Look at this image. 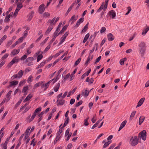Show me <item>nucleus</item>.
Masks as SVG:
<instances>
[{"mask_svg": "<svg viewBox=\"0 0 149 149\" xmlns=\"http://www.w3.org/2000/svg\"><path fill=\"white\" fill-rule=\"evenodd\" d=\"M10 16L7 15L5 17V19L4 20V21L5 22H8L10 21Z\"/></svg>", "mask_w": 149, "mask_h": 149, "instance_id": "50", "label": "nucleus"}, {"mask_svg": "<svg viewBox=\"0 0 149 149\" xmlns=\"http://www.w3.org/2000/svg\"><path fill=\"white\" fill-rule=\"evenodd\" d=\"M130 144L132 146H134L138 143V139L136 136H132L130 141Z\"/></svg>", "mask_w": 149, "mask_h": 149, "instance_id": "2", "label": "nucleus"}, {"mask_svg": "<svg viewBox=\"0 0 149 149\" xmlns=\"http://www.w3.org/2000/svg\"><path fill=\"white\" fill-rule=\"evenodd\" d=\"M111 141H110L105 143L103 146V148H105L107 147L111 143Z\"/></svg>", "mask_w": 149, "mask_h": 149, "instance_id": "32", "label": "nucleus"}, {"mask_svg": "<svg viewBox=\"0 0 149 149\" xmlns=\"http://www.w3.org/2000/svg\"><path fill=\"white\" fill-rule=\"evenodd\" d=\"M127 123V121L125 120L123 121L121 124L120 125V127L118 131H120V130H121L122 128H123L124 126H125L126 123Z\"/></svg>", "mask_w": 149, "mask_h": 149, "instance_id": "16", "label": "nucleus"}, {"mask_svg": "<svg viewBox=\"0 0 149 149\" xmlns=\"http://www.w3.org/2000/svg\"><path fill=\"white\" fill-rule=\"evenodd\" d=\"M12 91L10 90L7 93V94L6 95V98H5L7 102H8L10 98H11V97L10 96V95L12 92Z\"/></svg>", "mask_w": 149, "mask_h": 149, "instance_id": "10", "label": "nucleus"}, {"mask_svg": "<svg viewBox=\"0 0 149 149\" xmlns=\"http://www.w3.org/2000/svg\"><path fill=\"white\" fill-rule=\"evenodd\" d=\"M45 64V62L41 63L36 68V69H38L39 68H41Z\"/></svg>", "mask_w": 149, "mask_h": 149, "instance_id": "49", "label": "nucleus"}, {"mask_svg": "<svg viewBox=\"0 0 149 149\" xmlns=\"http://www.w3.org/2000/svg\"><path fill=\"white\" fill-rule=\"evenodd\" d=\"M60 86V84L59 83H58L56 86L54 88V91L55 92H56L58 91V89H59Z\"/></svg>", "mask_w": 149, "mask_h": 149, "instance_id": "36", "label": "nucleus"}, {"mask_svg": "<svg viewBox=\"0 0 149 149\" xmlns=\"http://www.w3.org/2000/svg\"><path fill=\"white\" fill-rule=\"evenodd\" d=\"M135 113H136V111H133L132 113L131 114L130 117V120H132L135 114Z\"/></svg>", "mask_w": 149, "mask_h": 149, "instance_id": "43", "label": "nucleus"}, {"mask_svg": "<svg viewBox=\"0 0 149 149\" xmlns=\"http://www.w3.org/2000/svg\"><path fill=\"white\" fill-rule=\"evenodd\" d=\"M36 114L34 113H33V114L31 118L29 119L28 120L29 122V123H30L31 121H32L33 120L34 118H35V117L36 116Z\"/></svg>", "mask_w": 149, "mask_h": 149, "instance_id": "33", "label": "nucleus"}, {"mask_svg": "<svg viewBox=\"0 0 149 149\" xmlns=\"http://www.w3.org/2000/svg\"><path fill=\"white\" fill-rule=\"evenodd\" d=\"M107 38L109 41H112L114 39V37L111 33H109L107 35Z\"/></svg>", "mask_w": 149, "mask_h": 149, "instance_id": "13", "label": "nucleus"}, {"mask_svg": "<svg viewBox=\"0 0 149 149\" xmlns=\"http://www.w3.org/2000/svg\"><path fill=\"white\" fill-rule=\"evenodd\" d=\"M70 76V74L68 73L67 74L66 76L64 77V78L63 79V80L64 81H66V80Z\"/></svg>", "mask_w": 149, "mask_h": 149, "instance_id": "55", "label": "nucleus"}, {"mask_svg": "<svg viewBox=\"0 0 149 149\" xmlns=\"http://www.w3.org/2000/svg\"><path fill=\"white\" fill-rule=\"evenodd\" d=\"M20 52V49H14L11 52L10 55L11 56H13L17 54Z\"/></svg>", "mask_w": 149, "mask_h": 149, "instance_id": "7", "label": "nucleus"}, {"mask_svg": "<svg viewBox=\"0 0 149 149\" xmlns=\"http://www.w3.org/2000/svg\"><path fill=\"white\" fill-rule=\"evenodd\" d=\"M9 54H6L4 55V56L2 57L1 59L2 60L6 58L8 56Z\"/></svg>", "mask_w": 149, "mask_h": 149, "instance_id": "61", "label": "nucleus"}, {"mask_svg": "<svg viewBox=\"0 0 149 149\" xmlns=\"http://www.w3.org/2000/svg\"><path fill=\"white\" fill-rule=\"evenodd\" d=\"M145 100V98L144 97L141 98L139 101L138 103L141 106L143 102H144Z\"/></svg>", "mask_w": 149, "mask_h": 149, "instance_id": "31", "label": "nucleus"}, {"mask_svg": "<svg viewBox=\"0 0 149 149\" xmlns=\"http://www.w3.org/2000/svg\"><path fill=\"white\" fill-rule=\"evenodd\" d=\"M33 58L32 57H30L28 58L26 60V62L28 63L27 65L30 66L33 64Z\"/></svg>", "mask_w": 149, "mask_h": 149, "instance_id": "5", "label": "nucleus"}, {"mask_svg": "<svg viewBox=\"0 0 149 149\" xmlns=\"http://www.w3.org/2000/svg\"><path fill=\"white\" fill-rule=\"evenodd\" d=\"M90 56H89H89L85 63V65H86V66L88 65V63L90 62V60H92L93 59V56H92L91 58H90Z\"/></svg>", "mask_w": 149, "mask_h": 149, "instance_id": "26", "label": "nucleus"}, {"mask_svg": "<svg viewBox=\"0 0 149 149\" xmlns=\"http://www.w3.org/2000/svg\"><path fill=\"white\" fill-rule=\"evenodd\" d=\"M33 12H31L30 14V15L28 19V20H29V21H30L31 19L33 17Z\"/></svg>", "mask_w": 149, "mask_h": 149, "instance_id": "60", "label": "nucleus"}, {"mask_svg": "<svg viewBox=\"0 0 149 149\" xmlns=\"http://www.w3.org/2000/svg\"><path fill=\"white\" fill-rule=\"evenodd\" d=\"M28 89V86H24L22 90V92H28L27 90Z\"/></svg>", "mask_w": 149, "mask_h": 149, "instance_id": "37", "label": "nucleus"}, {"mask_svg": "<svg viewBox=\"0 0 149 149\" xmlns=\"http://www.w3.org/2000/svg\"><path fill=\"white\" fill-rule=\"evenodd\" d=\"M56 102L57 103L58 105H62L65 102V100L63 99L59 100L58 99L57 100Z\"/></svg>", "mask_w": 149, "mask_h": 149, "instance_id": "15", "label": "nucleus"}, {"mask_svg": "<svg viewBox=\"0 0 149 149\" xmlns=\"http://www.w3.org/2000/svg\"><path fill=\"white\" fill-rule=\"evenodd\" d=\"M88 26V22L84 26V29L81 31V33L85 32L87 30Z\"/></svg>", "mask_w": 149, "mask_h": 149, "instance_id": "24", "label": "nucleus"}, {"mask_svg": "<svg viewBox=\"0 0 149 149\" xmlns=\"http://www.w3.org/2000/svg\"><path fill=\"white\" fill-rule=\"evenodd\" d=\"M13 42V40H10L8 41L6 44V47H9L10 46V45H11Z\"/></svg>", "mask_w": 149, "mask_h": 149, "instance_id": "42", "label": "nucleus"}, {"mask_svg": "<svg viewBox=\"0 0 149 149\" xmlns=\"http://www.w3.org/2000/svg\"><path fill=\"white\" fill-rule=\"evenodd\" d=\"M77 71V69H75L73 72L71 74L70 76L71 78H70V81L72 80L73 79H72V77L76 73Z\"/></svg>", "mask_w": 149, "mask_h": 149, "instance_id": "41", "label": "nucleus"}, {"mask_svg": "<svg viewBox=\"0 0 149 149\" xmlns=\"http://www.w3.org/2000/svg\"><path fill=\"white\" fill-rule=\"evenodd\" d=\"M60 138L58 136H56V138L55 139L54 141V144H55L59 140Z\"/></svg>", "mask_w": 149, "mask_h": 149, "instance_id": "56", "label": "nucleus"}, {"mask_svg": "<svg viewBox=\"0 0 149 149\" xmlns=\"http://www.w3.org/2000/svg\"><path fill=\"white\" fill-rule=\"evenodd\" d=\"M19 61V58L17 56H16L14 57L11 61L14 64L17 63Z\"/></svg>", "mask_w": 149, "mask_h": 149, "instance_id": "14", "label": "nucleus"}, {"mask_svg": "<svg viewBox=\"0 0 149 149\" xmlns=\"http://www.w3.org/2000/svg\"><path fill=\"white\" fill-rule=\"evenodd\" d=\"M106 30V28L104 27H102L101 28L100 32L101 33H104V31Z\"/></svg>", "mask_w": 149, "mask_h": 149, "instance_id": "63", "label": "nucleus"}, {"mask_svg": "<svg viewBox=\"0 0 149 149\" xmlns=\"http://www.w3.org/2000/svg\"><path fill=\"white\" fill-rule=\"evenodd\" d=\"M104 8H105V6H104V2H103L101 6L97 10V12H99L100 11H101L102 9H103V10H104V11H105L106 10H107V8L105 9L104 10Z\"/></svg>", "mask_w": 149, "mask_h": 149, "instance_id": "12", "label": "nucleus"}, {"mask_svg": "<svg viewBox=\"0 0 149 149\" xmlns=\"http://www.w3.org/2000/svg\"><path fill=\"white\" fill-rule=\"evenodd\" d=\"M43 83V82L42 81L39 82L37 83L34 85V88H37L40 86Z\"/></svg>", "mask_w": 149, "mask_h": 149, "instance_id": "25", "label": "nucleus"}, {"mask_svg": "<svg viewBox=\"0 0 149 149\" xmlns=\"http://www.w3.org/2000/svg\"><path fill=\"white\" fill-rule=\"evenodd\" d=\"M84 17H81L77 21V23L76 24L75 27L76 28L78 27L79 26L80 24L83 22L84 21Z\"/></svg>", "mask_w": 149, "mask_h": 149, "instance_id": "9", "label": "nucleus"}, {"mask_svg": "<svg viewBox=\"0 0 149 149\" xmlns=\"http://www.w3.org/2000/svg\"><path fill=\"white\" fill-rule=\"evenodd\" d=\"M58 32H56V31L54 32V37L56 38V37L58 36L60 34H59V33H58Z\"/></svg>", "mask_w": 149, "mask_h": 149, "instance_id": "52", "label": "nucleus"}, {"mask_svg": "<svg viewBox=\"0 0 149 149\" xmlns=\"http://www.w3.org/2000/svg\"><path fill=\"white\" fill-rule=\"evenodd\" d=\"M53 25H50L47 29V32H50L51 30L53 29Z\"/></svg>", "mask_w": 149, "mask_h": 149, "instance_id": "46", "label": "nucleus"}, {"mask_svg": "<svg viewBox=\"0 0 149 149\" xmlns=\"http://www.w3.org/2000/svg\"><path fill=\"white\" fill-rule=\"evenodd\" d=\"M23 6L21 3H18L17 4V7L16 9H19V10Z\"/></svg>", "mask_w": 149, "mask_h": 149, "instance_id": "39", "label": "nucleus"}, {"mask_svg": "<svg viewBox=\"0 0 149 149\" xmlns=\"http://www.w3.org/2000/svg\"><path fill=\"white\" fill-rule=\"evenodd\" d=\"M78 16V15L76 16L75 15H73V16L71 17L70 19L69 22H70L72 20L73 21H75L77 19Z\"/></svg>", "mask_w": 149, "mask_h": 149, "instance_id": "19", "label": "nucleus"}, {"mask_svg": "<svg viewBox=\"0 0 149 149\" xmlns=\"http://www.w3.org/2000/svg\"><path fill=\"white\" fill-rule=\"evenodd\" d=\"M24 73V71L22 70H20L17 74H14L11 77V79L14 80L15 78H18L20 79L21 78Z\"/></svg>", "mask_w": 149, "mask_h": 149, "instance_id": "3", "label": "nucleus"}, {"mask_svg": "<svg viewBox=\"0 0 149 149\" xmlns=\"http://www.w3.org/2000/svg\"><path fill=\"white\" fill-rule=\"evenodd\" d=\"M32 97V96L31 94H29L28 96L26 97V98L24 100V102H26L27 101L29 100Z\"/></svg>", "mask_w": 149, "mask_h": 149, "instance_id": "23", "label": "nucleus"}, {"mask_svg": "<svg viewBox=\"0 0 149 149\" xmlns=\"http://www.w3.org/2000/svg\"><path fill=\"white\" fill-rule=\"evenodd\" d=\"M68 26V24H66L62 28L61 30L59 32V34H61L63 33L67 29Z\"/></svg>", "mask_w": 149, "mask_h": 149, "instance_id": "17", "label": "nucleus"}, {"mask_svg": "<svg viewBox=\"0 0 149 149\" xmlns=\"http://www.w3.org/2000/svg\"><path fill=\"white\" fill-rule=\"evenodd\" d=\"M13 64L10 61V62L8 64L6 68H10L11 66Z\"/></svg>", "mask_w": 149, "mask_h": 149, "instance_id": "57", "label": "nucleus"}, {"mask_svg": "<svg viewBox=\"0 0 149 149\" xmlns=\"http://www.w3.org/2000/svg\"><path fill=\"white\" fill-rule=\"evenodd\" d=\"M43 57V56L42 54H40L39 55L37 58V62L39 61Z\"/></svg>", "mask_w": 149, "mask_h": 149, "instance_id": "40", "label": "nucleus"}, {"mask_svg": "<svg viewBox=\"0 0 149 149\" xmlns=\"http://www.w3.org/2000/svg\"><path fill=\"white\" fill-rule=\"evenodd\" d=\"M41 88L44 91H45L47 89V83L45 84H43V83L41 84Z\"/></svg>", "mask_w": 149, "mask_h": 149, "instance_id": "27", "label": "nucleus"}, {"mask_svg": "<svg viewBox=\"0 0 149 149\" xmlns=\"http://www.w3.org/2000/svg\"><path fill=\"white\" fill-rule=\"evenodd\" d=\"M7 38V36L4 35L0 40V42H2L3 40Z\"/></svg>", "mask_w": 149, "mask_h": 149, "instance_id": "48", "label": "nucleus"}, {"mask_svg": "<svg viewBox=\"0 0 149 149\" xmlns=\"http://www.w3.org/2000/svg\"><path fill=\"white\" fill-rule=\"evenodd\" d=\"M41 107H39V108H37L35 110L34 113L36 114V113L40 111H41Z\"/></svg>", "mask_w": 149, "mask_h": 149, "instance_id": "44", "label": "nucleus"}, {"mask_svg": "<svg viewBox=\"0 0 149 149\" xmlns=\"http://www.w3.org/2000/svg\"><path fill=\"white\" fill-rule=\"evenodd\" d=\"M147 46L146 43L143 41L139 42L138 44V52L141 57H143L146 53Z\"/></svg>", "mask_w": 149, "mask_h": 149, "instance_id": "1", "label": "nucleus"}, {"mask_svg": "<svg viewBox=\"0 0 149 149\" xmlns=\"http://www.w3.org/2000/svg\"><path fill=\"white\" fill-rule=\"evenodd\" d=\"M101 56H100L99 57H98L96 59V61L94 63L95 64H96L98 62H99L100 61V60L101 59Z\"/></svg>", "mask_w": 149, "mask_h": 149, "instance_id": "51", "label": "nucleus"}, {"mask_svg": "<svg viewBox=\"0 0 149 149\" xmlns=\"http://www.w3.org/2000/svg\"><path fill=\"white\" fill-rule=\"evenodd\" d=\"M145 117L144 116H141L139 119V123L140 125H141L143 121H144Z\"/></svg>", "mask_w": 149, "mask_h": 149, "instance_id": "18", "label": "nucleus"}, {"mask_svg": "<svg viewBox=\"0 0 149 149\" xmlns=\"http://www.w3.org/2000/svg\"><path fill=\"white\" fill-rule=\"evenodd\" d=\"M76 89L77 88H75L73 89L72 91H70L68 94L67 97H69L70 96L71 94H72L74 93Z\"/></svg>", "mask_w": 149, "mask_h": 149, "instance_id": "30", "label": "nucleus"}, {"mask_svg": "<svg viewBox=\"0 0 149 149\" xmlns=\"http://www.w3.org/2000/svg\"><path fill=\"white\" fill-rule=\"evenodd\" d=\"M69 121V117L67 118L63 126V127H64L66 126L67 124L68 123Z\"/></svg>", "mask_w": 149, "mask_h": 149, "instance_id": "38", "label": "nucleus"}, {"mask_svg": "<svg viewBox=\"0 0 149 149\" xmlns=\"http://www.w3.org/2000/svg\"><path fill=\"white\" fill-rule=\"evenodd\" d=\"M104 8H105V6H104V2H103L101 6L97 10V12H99L100 11H101L102 9H103V10H104V11H105L106 10H107V8L105 9L104 10Z\"/></svg>", "mask_w": 149, "mask_h": 149, "instance_id": "11", "label": "nucleus"}, {"mask_svg": "<svg viewBox=\"0 0 149 149\" xmlns=\"http://www.w3.org/2000/svg\"><path fill=\"white\" fill-rule=\"evenodd\" d=\"M6 101V100L5 99H4L0 103V106H1L5 102L7 103L8 102H7Z\"/></svg>", "mask_w": 149, "mask_h": 149, "instance_id": "59", "label": "nucleus"}, {"mask_svg": "<svg viewBox=\"0 0 149 149\" xmlns=\"http://www.w3.org/2000/svg\"><path fill=\"white\" fill-rule=\"evenodd\" d=\"M26 79H24L20 81L19 84V86H21L23 85L26 83Z\"/></svg>", "mask_w": 149, "mask_h": 149, "instance_id": "35", "label": "nucleus"}, {"mask_svg": "<svg viewBox=\"0 0 149 149\" xmlns=\"http://www.w3.org/2000/svg\"><path fill=\"white\" fill-rule=\"evenodd\" d=\"M109 14L111 16L112 19H114L116 16V14L113 10H111L109 12Z\"/></svg>", "mask_w": 149, "mask_h": 149, "instance_id": "8", "label": "nucleus"}, {"mask_svg": "<svg viewBox=\"0 0 149 149\" xmlns=\"http://www.w3.org/2000/svg\"><path fill=\"white\" fill-rule=\"evenodd\" d=\"M149 30V27H148L147 28H146L143 31L142 33V34L144 36L147 33V32Z\"/></svg>", "mask_w": 149, "mask_h": 149, "instance_id": "28", "label": "nucleus"}, {"mask_svg": "<svg viewBox=\"0 0 149 149\" xmlns=\"http://www.w3.org/2000/svg\"><path fill=\"white\" fill-rule=\"evenodd\" d=\"M45 5L42 3L38 8V12L39 13L42 14L43 13L45 9Z\"/></svg>", "mask_w": 149, "mask_h": 149, "instance_id": "6", "label": "nucleus"}, {"mask_svg": "<svg viewBox=\"0 0 149 149\" xmlns=\"http://www.w3.org/2000/svg\"><path fill=\"white\" fill-rule=\"evenodd\" d=\"M81 60V58H79L75 62L74 64V66H76L80 62Z\"/></svg>", "mask_w": 149, "mask_h": 149, "instance_id": "34", "label": "nucleus"}, {"mask_svg": "<svg viewBox=\"0 0 149 149\" xmlns=\"http://www.w3.org/2000/svg\"><path fill=\"white\" fill-rule=\"evenodd\" d=\"M27 57V56L26 54H25L21 57L20 58L21 60H24L26 59Z\"/></svg>", "mask_w": 149, "mask_h": 149, "instance_id": "64", "label": "nucleus"}, {"mask_svg": "<svg viewBox=\"0 0 149 149\" xmlns=\"http://www.w3.org/2000/svg\"><path fill=\"white\" fill-rule=\"evenodd\" d=\"M89 36L90 35L89 33H88L86 35L83 41V43H85L86 41L89 37Z\"/></svg>", "mask_w": 149, "mask_h": 149, "instance_id": "20", "label": "nucleus"}, {"mask_svg": "<svg viewBox=\"0 0 149 149\" xmlns=\"http://www.w3.org/2000/svg\"><path fill=\"white\" fill-rule=\"evenodd\" d=\"M89 92L86 89L85 91V92L83 91L81 93V95H84V96L87 97L89 94Z\"/></svg>", "mask_w": 149, "mask_h": 149, "instance_id": "22", "label": "nucleus"}, {"mask_svg": "<svg viewBox=\"0 0 149 149\" xmlns=\"http://www.w3.org/2000/svg\"><path fill=\"white\" fill-rule=\"evenodd\" d=\"M146 132L145 130H143L139 133L138 136V138L141 137L142 139L145 141L146 139Z\"/></svg>", "mask_w": 149, "mask_h": 149, "instance_id": "4", "label": "nucleus"}, {"mask_svg": "<svg viewBox=\"0 0 149 149\" xmlns=\"http://www.w3.org/2000/svg\"><path fill=\"white\" fill-rule=\"evenodd\" d=\"M54 79L52 83V85L53 84L55 83L57 81L58 79H59V78H58V75L56 78H54Z\"/></svg>", "mask_w": 149, "mask_h": 149, "instance_id": "58", "label": "nucleus"}, {"mask_svg": "<svg viewBox=\"0 0 149 149\" xmlns=\"http://www.w3.org/2000/svg\"><path fill=\"white\" fill-rule=\"evenodd\" d=\"M22 101V100H20L15 104V108L16 109L20 104L21 102Z\"/></svg>", "mask_w": 149, "mask_h": 149, "instance_id": "47", "label": "nucleus"}, {"mask_svg": "<svg viewBox=\"0 0 149 149\" xmlns=\"http://www.w3.org/2000/svg\"><path fill=\"white\" fill-rule=\"evenodd\" d=\"M29 30V29L28 27L24 31V37H26L27 35V33L28 32V31Z\"/></svg>", "mask_w": 149, "mask_h": 149, "instance_id": "45", "label": "nucleus"}, {"mask_svg": "<svg viewBox=\"0 0 149 149\" xmlns=\"http://www.w3.org/2000/svg\"><path fill=\"white\" fill-rule=\"evenodd\" d=\"M18 83V81H12L10 82V83L12 86L13 85H17Z\"/></svg>", "mask_w": 149, "mask_h": 149, "instance_id": "29", "label": "nucleus"}, {"mask_svg": "<svg viewBox=\"0 0 149 149\" xmlns=\"http://www.w3.org/2000/svg\"><path fill=\"white\" fill-rule=\"evenodd\" d=\"M83 102V101L82 100H81L79 102L77 103L75 105V106L76 107H78L79 106L81 105Z\"/></svg>", "mask_w": 149, "mask_h": 149, "instance_id": "54", "label": "nucleus"}, {"mask_svg": "<svg viewBox=\"0 0 149 149\" xmlns=\"http://www.w3.org/2000/svg\"><path fill=\"white\" fill-rule=\"evenodd\" d=\"M128 11L127 13L125 15H127L130 12L131 10V8L130 6H129L127 7Z\"/></svg>", "mask_w": 149, "mask_h": 149, "instance_id": "62", "label": "nucleus"}, {"mask_svg": "<svg viewBox=\"0 0 149 149\" xmlns=\"http://www.w3.org/2000/svg\"><path fill=\"white\" fill-rule=\"evenodd\" d=\"M55 19V17H54L52 19H49L48 21V22L49 23H50V25L52 24L53 26L55 24H53L54 23V21Z\"/></svg>", "mask_w": 149, "mask_h": 149, "instance_id": "21", "label": "nucleus"}, {"mask_svg": "<svg viewBox=\"0 0 149 149\" xmlns=\"http://www.w3.org/2000/svg\"><path fill=\"white\" fill-rule=\"evenodd\" d=\"M1 146L2 149H7V145H5L2 144H1Z\"/></svg>", "mask_w": 149, "mask_h": 149, "instance_id": "53", "label": "nucleus"}]
</instances>
